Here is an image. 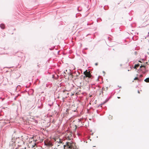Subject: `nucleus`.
<instances>
[{
  "mask_svg": "<svg viewBox=\"0 0 149 149\" xmlns=\"http://www.w3.org/2000/svg\"><path fill=\"white\" fill-rule=\"evenodd\" d=\"M84 73L85 75L83 77V79L86 81L89 82V80L91 79L92 77L90 72V71L88 72L87 70H86L84 72Z\"/></svg>",
  "mask_w": 149,
  "mask_h": 149,
  "instance_id": "1",
  "label": "nucleus"
},
{
  "mask_svg": "<svg viewBox=\"0 0 149 149\" xmlns=\"http://www.w3.org/2000/svg\"><path fill=\"white\" fill-rule=\"evenodd\" d=\"M71 142H67L65 145H64V149H74L72 145Z\"/></svg>",
  "mask_w": 149,
  "mask_h": 149,
  "instance_id": "2",
  "label": "nucleus"
},
{
  "mask_svg": "<svg viewBox=\"0 0 149 149\" xmlns=\"http://www.w3.org/2000/svg\"><path fill=\"white\" fill-rule=\"evenodd\" d=\"M65 138L68 140L72 139V133L70 132H68L65 135Z\"/></svg>",
  "mask_w": 149,
  "mask_h": 149,
  "instance_id": "3",
  "label": "nucleus"
},
{
  "mask_svg": "<svg viewBox=\"0 0 149 149\" xmlns=\"http://www.w3.org/2000/svg\"><path fill=\"white\" fill-rule=\"evenodd\" d=\"M44 143L45 145L49 147H51L53 145L52 142L48 140H45Z\"/></svg>",
  "mask_w": 149,
  "mask_h": 149,
  "instance_id": "4",
  "label": "nucleus"
},
{
  "mask_svg": "<svg viewBox=\"0 0 149 149\" xmlns=\"http://www.w3.org/2000/svg\"><path fill=\"white\" fill-rule=\"evenodd\" d=\"M68 95V93L67 91H63V96L64 97H67Z\"/></svg>",
  "mask_w": 149,
  "mask_h": 149,
  "instance_id": "5",
  "label": "nucleus"
},
{
  "mask_svg": "<svg viewBox=\"0 0 149 149\" xmlns=\"http://www.w3.org/2000/svg\"><path fill=\"white\" fill-rule=\"evenodd\" d=\"M108 90V88L107 87H103L102 88V93H103L104 92H107Z\"/></svg>",
  "mask_w": 149,
  "mask_h": 149,
  "instance_id": "6",
  "label": "nucleus"
},
{
  "mask_svg": "<svg viewBox=\"0 0 149 149\" xmlns=\"http://www.w3.org/2000/svg\"><path fill=\"white\" fill-rule=\"evenodd\" d=\"M0 26L1 28L3 29H4L5 28V25L3 24H1Z\"/></svg>",
  "mask_w": 149,
  "mask_h": 149,
  "instance_id": "7",
  "label": "nucleus"
},
{
  "mask_svg": "<svg viewBox=\"0 0 149 149\" xmlns=\"http://www.w3.org/2000/svg\"><path fill=\"white\" fill-rule=\"evenodd\" d=\"M36 146V144L34 143V145H32L31 146V147L33 149H35L36 148H35V146Z\"/></svg>",
  "mask_w": 149,
  "mask_h": 149,
  "instance_id": "8",
  "label": "nucleus"
},
{
  "mask_svg": "<svg viewBox=\"0 0 149 149\" xmlns=\"http://www.w3.org/2000/svg\"><path fill=\"white\" fill-rule=\"evenodd\" d=\"M144 81L146 82H149V78H148L145 79Z\"/></svg>",
  "mask_w": 149,
  "mask_h": 149,
  "instance_id": "9",
  "label": "nucleus"
},
{
  "mask_svg": "<svg viewBox=\"0 0 149 149\" xmlns=\"http://www.w3.org/2000/svg\"><path fill=\"white\" fill-rule=\"evenodd\" d=\"M57 142H59L60 143H62V141L61 139H57Z\"/></svg>",
  "mask_w": 149,
  "mask_h": 149,
  "instance_id": "10",
  "label": "nucleus"
},
{
  "mask_svg": "<svg viewBox=\"0 0 149 149\" xmlns=\"http://www.w3.org/2000/svg\"><path fill=\"white\" fill-rule=\"evenodd\" d=\"M139 64H136L134 66V68L135 69H136L139 66Z\"/></svg>",
  "mask_w": 149,
  "mask_h": 149,
  "instance_id": "11",
  "label": "nucleus"
},
{
  "mask_svg": "<svg viewBox=\"0 0 149 149\" xmlns=\"http://www.w3.org/2000/svg\"><path fill=\"white\" fill-rule=\"evenodd\" d=\"M146 64L143 65H141L140 66V68H141L142 67H144V68H145L146 67Z\"/></svg>",
  "mask_w": 149,
  "mask_h": 149,
  "instance_id": "12",
  "label": "nucleus"
},
{
  "mask_svg": "<svg viewBox=\"0 0 149 149\" xmlns=\"http://www.w3.org/2000/svg\"><path fill=\"white\" fill-rule=\"evenodd\" d=\"M134 79V80H138V77H136Z\"/></svg>",
  "mask_w": 149,
  "mask_h": 149,
  "instance_id": "13",
  "label": "nucleus"
},
{
  "mask_svg": "<svg viewBox=\"0 0 149 149\" xmlns=\"http://www.w3.org/2000/svg\"><path fill=\"white\" fill-rule=\"evenodd\" d=\"M98 64V63H96L95 64V65H96V66H97Z\"/></svg>",
  "mask_w": 149,
  "mask_h": 149,
  "instance_id": "14",
  "label": "nucleus"
},
{
  "mask_svg": "<svg viewBox=\"0 0 149 149\" xmlns=\"http://www.w3.org/2000/svg\"><path fill=\"white\" fill-rule=\"evenodd\" d=\"M54 75H52V78H54Z\"/></svg>",
  "mask_w": 149,
  "mask_h": 149,
  "instance_id": "15",
  "label": "nucleus"
},
{
  "mask_svg": "<svg viewBox=\"0 0 149 149\" xmlns=\"http://www.w3.org/2000/svg\"><path fill=\"white\" fill-rule=\"evenodd\" d=\"M118 99H119V98H120V97H118Z\"/></svg>",
  "mask_w": 149,
  "mask_h": 149,
  "instance_id": "16",
  "label": "nucleus"
},
{
  "mask_svg": "<svg viewBox=\"0 0 149 149\" xmlns=\"http://www.w3.org/2000/svg\"><path fill=\"white\" fill-rule=\"evenodd\" d=\"M44 149V148H42V149Z\"/></svg>",
  "mask_w": 149,
  "mask_h": 149,
  "instance_id": "17",
  "label": "nucleus"
}]
</instances>
